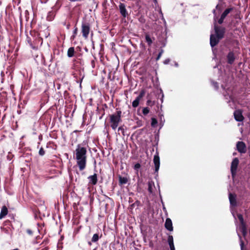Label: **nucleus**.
<instances>
[{
  "instance_id": "1",
  "label": "nucleus",
  "mask_w": 250,
  "mask_h": 250,
  "mask_svg": "<svg viewBox=\"0 0 250 250\" xmlns=\"http://www.w3.org/2000/svg\"><path fill=\"white\" fill-rule=\"evenodd\" d=\"M87 150L84 147H82L79 144L75 150L76 159L77 165L79 167L80 171L83 170L86 166Z\"/></svg>"
},
{
  "instance_id": "2",
  "label": "nucleus",
  "mask_w": 250,
  "mask_h": 250,
  "mask_svg": "<svg viewBox=\"0 0 250 250\" xmlns=\"http://www.w3.org/2000/svg\"><path fill=\"white\" fill-rule=\"evenodd\" d=\"M122 111H117L115 113L109 115L110 123H111V127L113 130H115L118 127L119 124L121 122Z\"/></svg>"
},
{
  "instance_id": "3",
  "label": "nucleus",
  "mask_w": 250,
  "mask_h": 250,
  "mask_svg": "<svg viewBox=\"0 0 250 250\" xmlns=\"http://www.w3.org/2000/svg\"><path fill=\"white\" fill-rule=\"evenodd\" d=\"M90 30V24L85 21H83L81 26V32L83 37L85 39L88 38Z\"/></svg>"
},
{
  "instance_id": "4",
  "label": "nucleus",
  "mask_w": 250,
  "mask_h": 250,
  "mask_svg": "<svg viewBox=\"0 0 250 250\" xmlns=\"http://www.w3.org/2000/svg\"><path fill=\"white\" fill-rule=\"evenodd\" d=\"M214 29L215 33V35L222 39L224 37L226 32V28L224 27L218 25L216 23H214Z\"/></svg>"
},
{
  "instance_id": "5",
  "label": "nucleus",
  "mask_w": 250,
  "mask_h": 250,
  "mask_svg": "<svg viewBox=\"0 0 250 250\" xmlns=\"http://www.w3.org/2000/svg\"><path fill=\"white\" fill-rule=\"evenodd\" d=\"M239 163V161L237 158H234L231 162L230 171L232 177L236 175Z\"/></svg>"
},
{
  "instance_id": "6",
  "label": "nucleus",
  "mask_w": 250,
  "mask_h": 250,
  "mask_svg": "<svg viewBox=\"0 0 250 250\" xmlns=\"http://www.w3.org/2000/svg\"><path fill=\"white\" fill-rule=\"evenodd\" d=\"M236 59V56L233 50H229L226 56L227 62L229 65H232Z\"/></svg>"
},
{
  "instance_id": "7",
  "label": "nucleus",
  "mask_w": 250,
  "mask_h": 250,
  "mask_svg": "<svg viewBox=\"0 0 250 250\" xmlns=\"http://www.w3.org/2000/svg\"><path fill=\"white\" fill-rule=\"evenodd\" d=\"M236 149L241 154H244L247 152V146L245 143L243 141H238L236 143Z\"/></svg>"
},
{
  "instance_id": "8",
  "label": "nucleus",
  "mask_w": 250,
  "mask_h": 250,
  "mask_svg": "<svg viewBox=\"0 0 250 250\" xmlns=\"http://www.w3.org/2000/svg\"><path fill=\"white\" fill-rule=\"evenodd\" d=\"M235 120L237 122H242L244 117L242 114V110L241 109L235 110L233 113Z\"/></svg>"
},
{
  "instance_id": "9",
  "label": "nucleus",
  "mask_w": 250,
  "mask_h": 250,
  "mask_svg": "<svg viewBox=\"0 0 250 250\" xmlns=\"http://www.w3.org/2000/svg\"><path fill=\"white\" fill-rule=\"evenodd\" d=\"M222 39L219 38L217 36L214 35V34H211L210 36V46L212 47H214L215 46L217 45L218 43L219 42V41Z\"/></svg>"
},
{
  "instance_id": "10",
  "label": "nucleus",
  "mask_w": 250,
  "mask_h": 250,
  "mask_svg": "<svg viewBox=\"0 0 250 250\" xmlns=\"http://www.w3.org/2000/svg\"><path fill=\"white\" fill-rule=\"evenodd\" d=\"M145 95V91L144 90H142L140 92L139 96L136 98V99L132 102V106L134 108L137 107L139 104L140 101Z\"/></svg>"
},
{
  "instance_id": "11",
  "label": "nucleus",
  "mask_w": 250,
  "mask_h": 250,
  "mask_svg": "<svg viewBox=\"0 0 250 250\" xmlns=\"http://www.w3.org/2000/svg\"><path fill=\"white\" fill-rule=\"evenodd\" d=\"M119 9L121 15L124 17H126L128 14L125 8V5L122 2H120L119 5Z\"/></svg>"
},
{
  "instance_id": "12",
  "label": "nucleus",
  "mask_w": 250,
  "mask_h": 250,
  "mask_svg": "<svg viewBox=\"0 0 250 250\" xmlns=\"http://www.w3.org/2000/svg\"><path fill=\"white\" fill-rule=\"evenodd\" d=\"M153 162L154 164V167H155V173H158V170L159 169L160 167V157L158 155V153H157V154H155L153 158Z\"/></svg>"
},
{
  "instance_id": "13",
  "label": "nucleus",
  "mask_w": 250,
  "mask_h": 250,
  "mask_svg": "<svg viewBox=\"0 0 250 250\" xmlns=\"http://www.w3.org/2000/svg\"><path fill=\"white\" fill-rule=\"evenodd\" d=\"M87 179L89 180L88 184L89 185L94 186L97 184L98 177L96 173H94L92 175L89 176Z\"/></svg>"
},
{
  "instance_id": "14",
  "label": "nucleus",
  "mask_w": 250,
  "mask_h": 250,
  "mask_svg": "<svg viewBox=\"0 0 250 250\" xmlns=\"http://www.w3.org/2000/svg\"><path fill=\"white\" fill-rule=\"evenodd\" d=\"M165 227L168 230L171 231L173 229L171 220L169 218H167L165 223Z\"/></svg>"
},
{
  "instance_id": "15",
  "label": "nucleus",
  "mask_w": 250,
  "mask_h": 250,
  "mask_svg": "<svg viewBox=\"0 0 250 250\" xmlns=\"http://www.w3.org/2000/svg\"><path fill=\"white\" fill-rule=\"evenodd\" d=\"M236 195L230 193L229 194V200L231 206H236L237 205Z\"/></svg>"
},
{
  "instance_id": "16",
  "label": "nucleus",
  "mask_w": 250,
  "mask_h": 250,
  "mask_svg": "<svg viewBox=\"0 0 250 250\" xmlns=\"http://www.w3.org/2000/svg\"><path fill=\"white\" fill-rule=\"evenodd\" d=\"M233 9L234 7H233L226 8L222 13L220 17L225 19L228 14L230 13Z\"/></svg>"
},
{
  "instance_id": "17",
  "label": "nucleus",
  "mask_w": 250,
  "mask_h": 250,
  "mask_svg": "<svg viewBox=\"0 0 250 250\" xmlns=\"http://www.w3.org/2000/svg\"><path fill=\"white\" fill-rule=\"evenodd\" d=\"M8 213V208L5 206H2L0 213V219H1L4 217Z\"/></svg>"
},
{
  "instance_id": "18",
  "label": "nucleus",
  "mask_w": 250,
  "mask_h": 250,
  "mask_svg": "<svg viewBox=\"0 0 250 250\" xmlns=\"http://www.w3.org/2000/svg\"><path fill=\"white\" fill-rule=\"evenodd\" d=\"M79 73L80 76H81V72L80 70H79ZM72 75L74 76V78H76L77 82L80 83L81 85L84 76H83L82 77H80L78 79L77 73L74 72H72Z\"/></svg>"
},
{
  "instance_id": "19",
  "label": "nucleus",
  "mask_w": 250,
  "mask_h": 250,
  "mask_svg": "<svg viewBox=\"0 0 250 250\" xmlns=\"http://www.w3.org/2000/svg\"><path fill=\"white\" fill-rule=\"evenodd\" d=\"M55 15V12L53 11L49 12L46 17V20L48 21H52L54 19Z\"/></svg>"
},
{
  "instance_id": "20",
  "label": "nucleus",
  "mask_w": 250,
  "mask_h": 250,
  "mask_svg": "<svg viewBox=\"0 0 250 250\" xmlns=\"http://www.w3.org/2000/svg\"><path fill=\"white\" fill-rule=\"evenodd\" d=\"M167 242L169 245L170 249L173 248L174 247V243H173V238L172 235H168V239H167Z\"/></svg>"
},
{
  "instance_id": "21",
  "label": "nucleus",
  "mask_w": 250,
  "mask_h": 250,
  "mask_svg": "<svg viewBox=\"0 0 250 250\" xmlns=\"http://www.w3.org/2000/svg\"><path fill=\"white\" fill-rule=\"evenodd\" d=\"M74 53H75L74 47H71L68 49L67 53V56L69 58H71L74 56Z\"/></svg>"
},
{
  "instance_id": "22",
  "label": "nucleus",
  "mask_w": 250,
  "mask_h": 250,
  "mask_svg": "<svg viewBox=\"0 0 250 250\" xmlns=\"http://www.w3.org/2000/svg\"><path fill=\"white\" fill-rule=\"evenodd\" d=\"M154 186V183L152 181H149L148 182V191L149 193H153V187Z\"/></svg>"
},
{
  "instance_id": "23",
  "label": "nucleus",
  "mask_w": 250,
  "mask_h": 250,
  "mask_svg": "<svg viewBox=\"0 0 250 250\" xmlns=\"http://www.w3.org/2000/svg\"><path fill=\"white\" fill-rule=\"evenodd\" d=\"M145 39L148 45L150 46L153 42V40L151 39L150 36L148 34H146L145 35Z\"/></svg>"
},
{
  "instance_id": "24",
  "label": "nucleus",
  "mask_w": 250,
  "mask_h": 250,
  "mask_svg": "<svg viewBox=\"0 0 250 250\" xmlns=\"http://www.w3.org/2000/svg\"><path fill=\"white\" fill-rule=\"evenodd\" d=\"M128 181L127 178L125 177H119V183L121 185L125 184Z\"/></svg>"
},
{
  "instance_id": "25",
  "label": "nucleus",
  "mask_w": 250,
  "mask_h": 250,
  "mask_svg": "<svg viewBox=\"0 0 250 250\" xmlns=\"http://www.w3.org/2000/svg\"><path fill=\"white\" fill-rule=\"evenodd\" d=\"M62 2L61 0H57L56 4L54 7V8L56 10H58L62 6Z\"/></svg>"
},
{
  "instance_id": "26",
  "label": "nucleus",
  "mask_w": 250,
  "mask_h": 250,
  "mask_svg": "<svg viewBox=\"0 0 250 250\" xmlns=\"http://www.w3.org/2000/svg\"><path fill=\"white\" fill-rule=\"evenodd\" d=\"M241 232L242 233V234L244 236H245V235L247 234V229L246 224L241 225L240 227Z\"/></svg>"
},
{
  "instance_id": "27",
  "label": "nucleus",
  "mask_w": 250,
  "mask_h": 250,
  "mask_svg": "<svg viewBox=\"0 0 250 250\" xmlns=\"http://www.w3.org/2000/svg\"><path fill=\"white\" fill-rule=\"evenodd\" d=\"M99 239V234L97 233H95L93 235L92 239H91V242H96L98 241Z\"/></svg>"
},
{
  "instance_id": "28",
  "label": "nucleus",
  "mask_w": 250,
  "mask_h": 250,
  "mask_svg": "<svg viewBox=\"0 0 250 250\" xmlns=\"http://www.w3.org/2000/svg\"><path fill=\"white\" fill-rule=\"evenodd\" d=\"M118 131L119 134H120V132H121L123 136L125 135V128L124 127V125L120 126L118 129Z\"/></svg>"
},
{
  "instance_id": "29",
  "label": "nucleus",
  "mask_w": 250,
  "mask_h": 250,
  "mask_svg": "<svg viewBox=\"0 0 250 250\" xmlns=\"http://www.w3.org/2000/svg\"><path fill=\"white\" fill-rule=\"evenodd\" d=\"M238 218L241 223V225L245 224L242 215H241V214L238 215Z\"/></svg>"
},
{
  "instance_id": "30",
  "label": "nucleus",
  "mask_w": 250,
  "mask_h": 250,
  "mask_svg": "<svg viewBox=\"0 0 250 250\" xmlns=\"http://www.w3.org/2000/svg\"><path fill=\"white\" fill-rule=\"evenodd\" d=\"M240 239V247H241V250H246V249L245 248L244 246V242L242 240L241 236H239Z\"/></svg>"
},
{
  "instance_id": "31",
  "label": "nucleus",
  "mask_w": 250,
  "mask_h": 250,
  "mask_svg": "<svg viewBox=\"0 0 250 250\" xmlns=\"http://www.w3.org/2000/svg\"><path fill=\"white\" fill-rule=\"evenodd\" d=\"M158 123L157 120L155 118H151V125L152 126H155Z\"/></svg>"
},
{
  "instance_id": "32",
  "label": "nucleus",
  "mask_w": 250,
  "mask_h": 250,
  "mask_svg": "<svg viewBox=\"0 0 250 250\" xmlns=\"http://www.w3.org/2000/svg\"><path fill=\"white\" fill-rule=\"evenodd\" d=\"M142 112L144 115H146L149 112V109L148 107H144L143 109Z\"/></svg>"
},
{
  "instance_id": "33",
  "label": "nucleus",
  "mask_w": 250,
  "mask_h": 250,
  "mask_svg": "<svg viewBox=\"0 0 250 250\" xmlns=\"http://www.w3.org/2000/svg\"><path fill=\"white\" fill-rule=\"evenodd\" d=\"M39 154L40 156H43L45 154V151L42 147H41L39 151Z\"/></svg>"
},
{
  "instance_id": "34",
  "label": "nucleus",
  "mask_w": 250,
  "mask_h": 250,
  "mask_svg": "<svg viewBox=\"0 0 250 250\" xmlns=\"http://www.w3.org/2000/svg\"><path fill=\"white\" fill-rule=\"evenodd\" d=\"M163 52H164V50H163L162 49H161L160 50V52H159V54H158V56H157V58H156V61H158V60H159V59H160V58H161V57L162 56V54H163Z\"/></svg>"
},
{
  "instance_id": "35",
  "label": "nucleus",
  "mask_w": 250,
  "mask_h": 250,
  "mask_svg": "<svg viewBox=\"0 0 250 250\" xmlns=\"http://www.w3.org/2000/svg\"><path fill=\"white\" fill-rule=\"evenodd\" d=\"M141 167V165L139 163L136 164L134 166V169L136 170L137 172L138 171L139 168Z\"/></svg>"
},
{
  "instance_id": "36",
  "label": "nucleus",
  "mask_w": 250,
  "mask_h": 250,
  "mask_svg": "<svg viewBox=\"0 0 250 250\" xmlns=\"http://www.w3.org/2000/svg\"><path fill=\"white\" fill-rule=\"evenodd\" d=\"M146 104L148 106H152V105H153L154 104V102L153 101H152L151 100H148L146 102Z\"/></svg>"
},
{
  "instance_id": "37",
  "label": "nucleus",
  "mask_w": 250,
  "mask_h": 250,
  "mask_svg": "<svg viewBox=\"0 0 250 250\" xmlns=\"http://www.w3.org/2000/svg\"><path fill=\"white\" fill-rule=\"evenodd\" d=\"M77 31H78V28H77V27H76L75 29H74V30L73 31V35H72L71 37V39H74L75 38V36L77 33Z\"/></svg>"
},
{
  "instance_id": "38",
  "label": "nucleus",
  "mask_w": 250,
  "mask_h": 250,
  "mask_svg": "<svg viewBox=\"0 0 250 250\" xmlns=\"http://www.w3.org/2000/svg\"><path fill=\"white\" fill-rule=\"evenodd\" d=\"M26 233H27L28 235H30V236H32V235H33V230H32V229H27L26 230Z\"/></svg>"
},
{
  "instance_id": "39",
  "label": "nucleus",
  "mask_w": 250,
  "mask_h": 250,
  "mask_svg": "<svg viewBox=\"0 0 250 250\" xmlns=\"http://www.w3.org/2000/svg\"><path fill=\"white\" fill-rule=\"evenodd\" d=\"M224 20H225L224 19H223V18L220 17V18L218 19V21H217L218 24H222L223 23Z\"/></svg>"
},
{
  "instance_id": "40",
  "label": "nucleus",
  "mask_w": 250,
  "mask_h": 250,
  "mask_svg": "<svg viewBox=\"0 0 250 250\" xmlns=\"http://www.w3.org/2000/svg\"><path fill=\"white\" fill-rule=\"evenodd\" d=\"M91 65L92 68H93L95 67V60H91Z\"/></svg>"
},
{
  "instance_id": "41",
  "label": "nucleus",
  "mask_w": 250,
  "mask_h": 250,
  "mask_svg": "<svg viewBox=\"0 0 250 250\" xmlns=\"http://www.w3.org/2000/svg\"><path fill=\"white\" fill-rule=\"evenodd\" d=\"M170 62L169 59H166L164 61V62L165 64H168Z\"/></svg>"
},
{
  "instance_id": "42",
  "label": "nucleus",
  "mask_w": 250,
  "mask_h": 250,
  "mask_svg": "<svg viewBox=\"0 0 250 250\" xmlns=\"http://www.w3.org/2000/svg\"><path fill=\"white\" fill-rule=\"evenodd\" d=\"M214 86L216 88H218V83H214Z\"/></svg>"
},
{
  "instance_id": "43",
  "label": "nucleus",
  "mask_w": 250,
  "mask_h": 250,
  "mask_svg": "<svg viewBox=\"0 0 250 250\" xmlns=\"http://www.w3.org/2000/svg\"><path fill=\"white\" fill-rule=\"evenodd\" d=\"M88 244L89 245V246H91L92 244H91V241H89L88 242Z\"/></svg>"
},
{
  "instance_id": "44",
  "label": "nucleus",
  "mask_w": 250,
  "mask_h": 250,
  "mask_svg": "<svg viewBox=\"0 0 250 250\" xmlns=\"http://www.w3.org/2000/svg\"><path fill=\"white\" fill-rule=\"evenodd\" d=\"M48 248L47 247H45L44 249H42V250H47Z\"/></svg>"
},
{
  "instance_id": "45",
  "label": "nucleus",
  "mask_w": 250,
  "mask_h": 250,
  "mask_svg": "<svg viewBox=\"0 0 250 250\" xmlns=\"http://www.w3.org/2000/svg\"><path fill=\"white\" fill-rule=\"evenodd\" d=\"M216 9H218L219 8V5L218 4L216 5Z\"/></svg>"
},
{
  "instance_id": "46",
  "label": "nucleus",
  "mask_w": 250,
  "mask_h": 250,
  "mask_svg": "<svg viewBox=\"0 0 250 250\" xmlns=\"http://www.w3.org/2000/svg\"><path fill=\"white\" fill-rule=\"evenodd\" d=\"M170 250H175V248H171V249H170Z\"/></svg>"
},
{
  "instance_id": "47",
  "label": "nucleus",
  "mask_w": 250,
  "mask_h": 250,
  "mask_svg": "<svg viewBox=\"0 0 250 250\" xmlns=\"http://www.w3.org/2000/svg\"><path fill=\"white\" fill-rule=\"evenodd\" d=\"M51 143L50 142L49 144H47V146H46V147H48V146L50 144H51Z\"/></svg>"
},
{
  "instance_id": "48",
  "label": "nucleus",
  "mask_w": 250,
  "mask_h": 250,
  "mask_svg": "<svg viewBox=\"0 0 250 250\" xmlns=\"http://www.w3.org/2000/svg\"><path fill=\"white\" fill-rule=\"evenodd\" d=\"M78 131H79L78 130H76L74 131V132H78Z\"/></svg>"
},
{
  "instance_id": "49",
  "label": "nucleus",
  "mask_w": 250,
  "mask_h": 250,
  "mask_svg": "<svg viewBox=\"0 0 250 250\" xmlns=\"http://www.w3.org/2000/svg\"><path fill=\"white\" fill-rule=\"evenodd\" d=\"M154 1L155 2H157V0H154Z\"/></svg>"
}]
</instances>
